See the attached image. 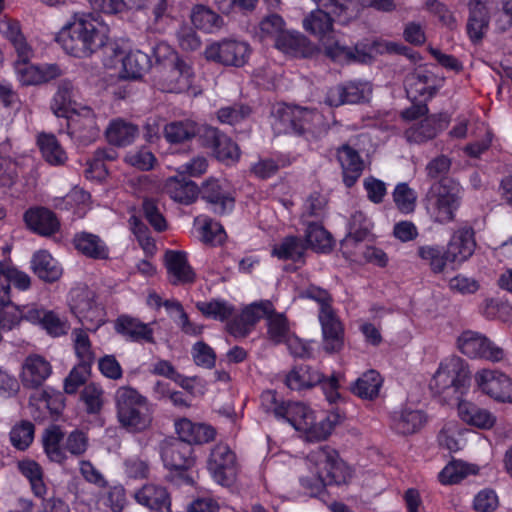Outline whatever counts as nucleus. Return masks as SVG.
Segmentation results:
<instances>
[{"label": "nucleus", "mask_w": 512, "mask_h": 512, "mask_svg": "<svg viewBox=\"0 0 512 512\" xmlns=\"http://www.w3.org/2000/svg\"><path fill=\"white\" fill-rule=\"evenodd\" d=\"M56 39L68 54L85 58L106 44L107 35L105 27L92 14L76 13Z\"/></svg>", "instance_id": "nucleus-1"}, {"label": "nucleus", "mask_w": 512, "mask_h": 512, "mask_svg": "<svg viewBox=\"0 0 512 512\" xmlns=\"http://www.w3.org/2000/svg\"><path fill=\"white\" fill-rule=\"evenodd\" d=\"M463 192V187L454 178L434 181L425 196L426 209L432 221L438 224L455 221L462 204Z\"/></svg>", "instance_id": "nucleus-2"}, {"label": "nucleus", "mask_w": 512, "mask_h": 512, "mask_svg": "<svg viewBox=\"0 0 512 512\" xmlns=\"http://www.w3.org/2000/svg\"><path fill=\"white\" fill-rule=\"evenodd\" d=\"M471 379L468 365L459 357L445 359L433 375L429 387L444 402L459 400L467 391Z\"/></svg>", "instance_id": "nucleus-3"}, {"label": "nucleus", "mask_w": 512, "mask_h": 512, "mask_svg": "<svg viewBox=\"0 0 512 512\" xmlns=\"http://www.w3.org/2000/svg\"><path fill=\"white\" fill-rule=\"evenodd\" d=\"M116 416L120 425L129 432H142L152 422L146 397L130 386L119 387L114 394Z\"/></svg>", "instance_id": "nucleus-4"}, {"label": "nucleus", "mask_w": 512, "mask_h": 512, "mask_svg": "<svg viewBox=\"0 0 512 512\" xmlns=\"http://www.w3.org/2000/svg\"><path fill=\"white\" fill-rule=\"evenodd\" d=\"M307 459L314 465L322 486L346 484L351 478L348 466L339 458L338 452L329 446L312 450Z\"/></svg>", "instance_id": "nucleus-5"}, {"label": "nucleus", "mask_w": 512, "mask_h": 512, "mask_svg": "<svg viewBox=\"0 0 512 512\" xmlns=\"http://www.w3.org/2000/svg\"><path fill=\"white\" fill-rule=\"evenodd\" d=\"M273 115L275 118L274 126L279 133H295L298 135L310 131L312 122L322 120V116L318 112L289 105L279 106Z\"/></svg>", "instance_id": "nucleus-6"}, {"label": "nucleus", "mask_w": 512, "mask_h": 512, "mask_svg": "<svg viewBox=\"0 0 512 512\" xmlns=\"http://www.w3.org/2000/svg\"><path fill=\"white\" fill-rule=\"evenodd\" d=\"M249 45L234 39H224L210 44L205 50V57L224 66L242 67L249 58Z\"/></svg>", "instance_id": "nucleus-7"}, {"label": "nucleus", "mask_w": 512, "mask_h": 512, "mask_svg": "<svg viewBox=\"0 0 512 512\" xmlns=\"http://www.w3.org/2000/svg\"><path fill=\"white\" fill-rule=\"evenodd\" d=\"M193 76L191 63L182 57H174L169 64L160 67L158 82L163 91L180 93L191 86Z\"/></svg>", "instance_id": "nucleus-8"}, {"label": "nucleus", "mask_w": 512, "mask_h": 512, "mask_svg": "<svg viewBox=\"0 0 512 512\" xmlns=\"http://www.w3.org/2000/svg\"><path fill=\"white\" fill-rule=\"evenodd\" d=\"M200 143L203 147L212 151L220 162L231 165L240 159V149L230 137L211 126L202 127Z\"/></svg>", "instance_id": "nucleus-9"}, {"label": "nucleus", "mask_w": 512, "mask_h": 512, "mask_svg": "<svg viewBox=\"0 0 512 512\" xmlns=\"http://www.w3.org/2000/svg\"><path fill=\"white\" fill-rule=\"evenodd\" d=\"M458 348L470 358H484L498 362L504 357L503 349L495 346L488 338L474 331H464L459 336Z\"/></svg>", "instance_id": "nucleus-10"}, {"label": "nucleus", "mask_w": 512, "mask_h": 512, "mask_svg": "<svg viewBox=\"0 0 512 512\" xmlns=\"http://www.w3.org/2000/svg\"><path fill=\"white\" fill-rule=\"evenodd\" d=\"M208 469L219 484L231 485L237 474L234 452L227 445H216L211 451Z\"/></svg>", "instance_id": "nucleus-11"}, {"label": "nucleus", "mask_w": 512, "mask_h": 512, "mask_svg": "<svg viewBox=\"0 0 512 512\" xmlns=\"http://www.w3.org/2000/svg\"><path fill=\"white\" fill-rule=\"evenodd\" d=\"M475 381L483 393L499 402L512 403V379L496 370L483 369Z\"/></svg>", "instance_id": "nucleus-12"}, {"label": "nucleus", "mask_w": 512, "mask_h": 512, "mask_svg": "<svg viewBox=\"0 0 512 512\" xmlns=\"http://www.w3.org/2000/svg\"><path fill=\"white\" fill-rule=\"evenodd\" d=\"M71 309L85 330L96 331L104 323L103 310L88 290L77 293Z\"/></svg>", "instance_id": "nucleus-13"}, {"label": "nucleus", "mask_w": 512, "mask_h": 512, "mask_svg": "<svg viewBox=\"0 0 512 512\" xmlns=\"http://www.w3.org/2000/svg\"><path fill=\"white\" fill-rule=\"evenodd\" d=\"M192 454V446L179 438L166 440L162 444V460L171 470L185 471L193 467L195 459Z\"/></svg>", "instance_id": "nucleus-14"}, {"label": "nucleus", "mask_w": 512, "mask_h": 512, "mask_svg": "<svg viewBox=\"0 0 512 512\" xmlns=\"http://www.w3.org/2000/svg\"><path fill=\"white\" fill-rule=\"evenodd\" d=\"M324 47L325 55L333 61L340 63L361 62L364 63L371 58L367 52L366 46L356 44L353 47L342 44L335 39L333 34L321 41Z\"/></svg>", "instance_id": "nucleus-15"}, {"label": "nucleus", "mask_w": 512, "mask_h": 512, "mask_svg": "<svg viewBox=\"0 0 512 512\" xmlns=\"http://www.w3.org/2000/svg\"><path fill=\"white\" fill-rule=\"evenodd\" d=\"M323 349L326 353H337L344 346V327L333 311L319 313Z\"/></svg>", "instance_id": "nucleus-16"}, {"label": "nucleus", "mask_w": 512, "mask_h": 512, "mask_svg": "<svg viewBox=\"0 0 512 512\" xmlns=\"http://www.w3.org/2000/svg\"><path fill=\"white\" fill-rule=\"evenodd\" d=\"M24 221L33 232L49 237L60 229L56 214L45 207L30 208L24 213Z\"/></svg>", "instance_id": "nucleus-17"}, {"label": "nucleus", "mask_w": 512, "mask_h": 512, "mask_svg": "<svg viewBox=\"0 0 512 512\" xmlns=\"http://www.w3.org/2000/svg\"><path fill=\"white\" fill-rule=\"evenodd\" d=\"M433 82L431 73L425 69H415L404 80L407 97L412 102L417 101L420 97H423L424 101L431 99L436 93Z\"/></svg>", "instance_id": "nucleus-18"}, {"label": "nucleus", "mask_w": 512, "mask_h": 512, "mask_svg": "<svg viewBox=\"0 0 512 512\" xmlns=\"http://www.w3.org/2000/svg\"><path fill=\"white\" fill-rule=\"evenodd\" d=\"M337 159L342 168L343 182L346 187L351 188L362 175L364 162L358 151L348 144L337 149Z\"/></svg>", "instance_id": "nucleus-19"}, {"label": "nucleus", "mask_w": 512, "mask_h": 512, "mask_svg": "<svg viewBox=\"0 0 512 512\" xmlns=\"http://www.w3.org/2000/svg\"><path fill=\"white\" fill-rule=\"evenodd\" d=\"M164 259L172 285L188 284L195 281V272L189 265L185 252L168 250L165 252Z\"/></svg>", "instance_id": "nucleus-20"}, {"label": "nucleus", "mask_w": 512, "mask_h": 512, "mask_svg": "<svg viewBox=\"0 0 512 512\" xmlns=\"http://www.w3.org/2000/svg\"><path fill=\"white\" fill-rule=\"evenodd\" d=\"M446 124L447 120L443 114L429 115L421 122L409 127L405 131V137L411 143H424L436 137Z\"/></svg>", "instance_id": "nucleus-21"}, {"label": "nucleus", "mask_w": 512, "mask_h": 512, "mask_svg": "<svg viewBox=\"0 0 512 512\" xmlns=\"http://www.w3.org/2000/svg\"><path fill=\"white\" fill-rule=\"evenodd\" d=\"M469 16L466 30L473 43H479L485 36L490 23V15L486 5L480 0H469Z\"/></svg>", "instance_id": "nucleus-22"}, {"label": "nucleus", "mask_w": 512, "mask_h": 512, "mask_svg": "<svg viewBox=\"0 0 512 512\" xmlns=\"http://www.w3.org/2000/svg\"><path fill=\"white\" fill-rule=\"evenodd\" d=\"M52 367L50 363L42 356L29 355L22 367V383L27 388H38L50 376Z\"/></svg>", "instance_id": "nucleus-23"}, {"label": "nucleus", "mask_w": 512, "mask_h": 512, "mask_svg": "<svg viewBox=\"0 0 512 512\" xmlns=\"http://www.w3.org/2000/svg\"><path fill=\"white\" fill-rule=\"evenodd\" d=\"M476 242L474 230L471 227H463L455 231L447 245L448 261L463 262L474 252Z\"/></svg>", "instance_id": "nucleus-24"}, {"label": "nucleus", "mask_w": 512, "mask_h": 512, "mask_svg": "<svg viewBox=\"0 0 512 512\" xmlns=\"http://www.w3.org/2000/svg\"><path fill=\"white\" fill-rule=\"evenodd\" d=\"M163 192L175 202L190 205L200 194V188L184 176H174L165 181Z\"/></svg>", "instance_id": "nucleus-25"}, {"label": "nucleus", "mask_w": 512, "mask_h": 512, "mask_svg": "<svg viewBox=\"0 0 512 512\" xmlns=\"http://www.w3.org/2000/svg\"><path fill=\"white\" fill-rule=\"evenodd\" d=\"M176 432L179 439L191 444H205L214 440L215 429L206 424L193 423L187 418H182L175 423Z\"/></svg>", "instance_id": "nucleus-26"}, {"label": "nucleus", "mask_w": 512, "mask_h": 512, "mask_svg": "<svg viewBox=\"0 0 512 512\" xmlns=\"http://www.w3.org/2000/svg\"><path fill=\"white\" fill-rule=\"evenodd\" d=\"M134 498L138 504L150 510H169L171 505L167 489L164 486L153 483L143 485L134 493Z\"/></svg>", "instance_id": "nucleus-27"}, {"label": "nucleus", "mask_w": 512, "mask_h": 512, "mask_svg": "<svg viewBox=\"0 0 512 512\" xmlns=\"http://www.w3.org/2000/svg\"><path fill=\"white\" fill-rule=\"evenodd\" d=\"M75 249L87 258L106 260L109 258V248L104 241L95 234L80 232L73 238Z\"/></svg>", "instance_id": "nucleus-28"}, {"label": "nucleus", "mask_w": 512, "mask_h": 512, "mask_svg": "<svg viewBox=\"0 0 512 512\" xmlns=\"http://www.w3.org/2000/svg\"><path fill=\"white\" fill-rule=\"evenodd\" d=\"M200 193L204 200L213 205L214 212L217 214L222 215L232 210L234 206V198L222 189L216 179L206 180L202 184Z\"/></svg>", "instance_id": "nucleus-29"}, {"label": "nucleus", "mask_w": 512, "mask_h": 512, "mask_svg": "<svg viewBox=\"0 0 512 512\" xmlns=\"http://www.w3.org/2000/svg\"><path fill=\"white\" fill-rule=\"evenodd\" d=\"M138 135V126L122 118L112 120L105 131L107 141L117 147L132 144Z\"/></svg>", "instance_id": "nucleus-30"}, {"label": "nucleus", "mask_w": 512, "mask_h": 512, "mask_svg": "<svg viewBox=\"0 0 512 512\" xmlns=\"http://www.w3.org/2000/svg\"><path fill=\"white\" fill-rule=\"evenodd\" d=\"M340 18L325 10H313L303 19V27L310 34L323 41L334 33L333 23Z\"/></svg>", "instance_id": "nucleus-31"}, {"label": "nucleus", "mask_w": 512, "mask_h": 512, "mask_svg": "<svg viewBox=\"0 0 512 512\" xmlns=\"http://www.w3.org/2000/svg\"><path fill=\"white\" fill-rule=\"evenodd\" d=\"M365 99L364 87L357 83L337 85L330 88L326 102L330 106L338 107L344 104H356Z\"/></svg>", "instance_id": "nucleus-32"}, {"label": "nucleus", "mask_w": 512, "mask_h": 512, "mask_svg": "<svg viewBox=\"0 0 512 512\" xmlns=\"http://www.w3.org/2000/svg\"><path fill=\"white\" fill-rule=\"evenodd\" d=\"M323 374L309 365H297L286 376L285 383L292 390L309 389L322 383Z\"/></svg>", "instance_id": "nucleus-33"}, {"label": "nucleus", "mask_w": 512, "mask_h": 512, "mask_svg": "<svg viewBox=\"0 0 512 512\" xmlns=\"http://www.w3.org/2000/svg\"><path fill=\"white\" fill-rule=\"evenodd\" d=\"M202 128L190 119L172 121L164 126V137L170 144H181L193 139L196 135L200 137Z\"/></svg>", "instance_id": "nucleus-34"}, {"label": "nucleus", "mask_w": 512, "mask_h": 512, "mask_svg": "<svg viewBox=\"0 0 512 512\" xmlns=\"http://www.w3.org/2000/svg\"><path fill=\"white\" fill-rule=\"evenodd\" d=\"M116 330L118 333L132 341L155 343L153 330L149 325L144 324L135 318L129 316L119 317L116 321Z\"/></svg>", "instance_id": "nucleus-35"}, {"label": "nucleus", "mask_w": 512, "mask_h": 512, "mask_svg": "<svg viewBox=\"0 0 512 512\" xmlns=\"http://www.w3.org/2000/svg\"><path fill=\"white\" fill-rule=\"evenodd\" d=\"M458 414L464 422L480 429H490L496 422L495 416L488 410L479 408L471 402L460 401Z\"/></svg>", "instance_id": "nucleus-36"}, {"label": "nucleus", "mask_w": 512, "mask_h": 512, "mask_svg": "<svg viewBox=\"0 0 512 512\" xmlns=\"http://www.w3.org/2000/svg\"><path fill=\"white\" fill-rule=\"evenodd\" d=\"M151 66L149 55L140 50L131 51L122 60L121 75L125 79H139L149 71Z\"/></svg>", "instance_id": "nucleus-37"}, {"label": "nucleus", "mask_w": 512, "mask_h": 512, "mask_svg": "<svg viewBox=\"0 0 512 512\" xmlns=\"http://www.w3.org/2000/svg\"><path fill=\"white\" fill-rule=\"evenodd\" d=\"M33 272L45 282L57 281L62 275V269L47 251L34 254L32 261Z\"/></svg>", "instance_id": "nucleus-38"}, {"label": "nucleus", "mask_w": 512, "mask_h": 512, "mask_svg": "<svg viewBox=\"0 0 512 512\" xmlns=\"http://www.w3.org/2000/svg\"><path fill=\"white\" fill-rule=\"evenodd\" d=\"M309 40L298 32L285 30L282 36L273 44L283 53L295 57H306L310 52Z\"/></svg>", "instance_id": "nucleus-39"}, {"label": "nucleus", "mask_w": 512, "mask_h": 512, "mask_svg": "<svg viewBox=\"0 0 512 512\" xmlns=\"http://www.w3.org/2000/svg\"><path fill=\"white\" fill-rule=\"evenodd\" d=\"M280 418L290 423L295 430L303 432L314 420L313 412L301 402H286Z\"/></svg>", "instance_id": "nucleus-40"}, {"label": "nucleus", "mask_w": 512, "mask_h": 512, "mask_svg": "<svg viewBox=\"0 0 512 512\" xmlns=\"http://www.w3.org/2000/svg\"><path fill=\"white\" fill-rule=\"evenodd\" d=\"M382 383L381 375L375 370H369L354 382L351 391L362 399L373 400L378 397Z\"/></svg>", "instance_id": "nucleus-41"}, {"label": "nucleus", "mask_w": 512, "mask_h": 512, "mask_svg": "<svg viewBox=\"0 0 512 512\" xmlns=\"http://www.w3.org/2000/svg\"><path fill=\"white\" fill-rule=\"evenodd\" d=\"M306 246L316 252H330L334 246L332 235L319 223L310 222L305 232Z\"/></svg>", "instance_id": "nucleus-42"}, {"label": "nucleus", "mask_w": 512, "mask_h": 512, "mask_svg": "<svg viewBox=\"0 0 512 512\" xmlns=\"http://www.w3.org/2000/svg\"><path fill=\"white\" fill-rule=\"evenodd\" d=\"M43 158L54 166L63 165L67 160V154L53 134L42 133L37 140Z\"/></svg>", "instance_id": "nucleus-43"}, {"label": "nucleus", "mask_w": 512, "mask_h": 512, "mask_svg": "<svg viewBox=\"0 0 512 512\" xmlns=\"http://www.w3.org/2000/svg\"><path fill=\"white\" fill-rule=\"evenodd\" d=\"M286 24L283 18L275 13L265 16L259 23L256 37L263 43H275L285 32Z\"/></svg>", "instance_id": "nucleus-44"}, {"label": "nucleus", "mask_w": 512, "mask_h": 512, "mask_svg": "<svg viewBox=\"0 0 512 512\" xmlns=\"http://www.w3.org/2000/svg\"><path fill=\"white\" fill-rule=\"evenodd\" d=\"M74 86L69 80H62L58 83L57 91L51 102V110L57 117H68L73 110Z\"/></svg>", "instance_id": "nucleus-45"}, {"label": "nucleus", "mask_w": 512, "mask_h": 512, "mask_svg": "<svg viewBox=\"0 0 512 512\" xmlns=\"http://www.w3.org/2000/svg\"><path fill=\"white\" fill-rule=\"evenodd\" d=\"M71 134L82 144L93 142L99 135L96 119L87 110V115L72 120Z\"/></svg>", "instance_id": "nucleus-46"}, {"label": "nucleus", "mask_w": 512, "mask_h": 512, "mask_svg": "<svg viewBox=\"0 0 512 512\" xmlns=\"http://www.w3.org/2000/svg\"><path fill=\"white\" fill-rule=\"evenodd\" d=\"M425 421L421 411L404 409L393 416V429L402 435H409L417 432Z\"/></svg>", "instance_id": "nucleus-47"}, {"label": "nucleus", "mask_w": 512, "mask_h": 512, "mask_svg": "<svg viewBox=\"0 0 512 512\" xmlns=\"http://www.w3.org/2000/svg\"><path fill=\"white\" fill-rule=\"evenodd\" d=\"M191 21L195 27L206 32L219 30L223 25V18L205 5H196L192 9Z\"/></svg>", "instance_id": "nucleus-48"}, {"label": "nucleus", "mask_w": 512, "mask_h": 512, "mask_svg": "<svg viewBox=\"0 0 512 512\" xmlns=\"http://www.w3.org/2000/svg\"><path fill=\"white\" fill-rule=\"evenodd\" d=\"M370 232V223L361 211L351 215L349 222V233L342 241V246H354L365 240Z\"/></svg>", "instance_id": "nucleus-49"}, {"label": "nucleus", "mask_w": 512, "mask_h": 512, "mask_svg": "<svg viewBox=\"0 0 512 512\" xmlns=\"http://www.w3.org/2000/svg\"><path fill=\"white\" fill-rule=\"evenodd\" d=\"M307 246L297 236L285 237L279 245H275L272 250V255L283 260H300Z\"/></svg>", "instance_id": "nucleus-50"}, {"label": "nucleus", "mask_w": 512, "mask_h": 512, "mask_svg": "<svg viewBox=\"0 0 512 512\" xmlns=\"http://www.w3.org/2000/svg\"><path fill=\"white\" fill-rule=\"evenodd\" d=\"M63 440V433L58 427L48 429L43 437V445L48 458L56 463H63L66 459L65 450L60 443Z\"/></svg>", "instance_id": "nucleus-51"}, {"label": "nucleus", "mask_w": 512, "mask_h": 512, "mask_svg": "<svg viewBox=\"0 0 512 512\" xmlns=\"http://www.w3.org/2000/svg\"><path fill=\"white\" fill-rule=\"evenodd\" d=\"M417 255L425 261L433 273H441L446 267L448 261V251H442L437 246H420L417 249Z\"/></svg>", "instance_id": "nucleus-52"}, {"label": "nucleus", "mask_w": 512, "mask_h": 512, "mask_svg": "<svg viewBox=\"0 0 512 512\" xmlns=\"http://www.w3.org/2000/svg\"><path fill=\"white\" fill-rule=\"evenodd\" d=\"M18 468L29 480L34 494L38 497L43 496L46 492V486L43 482V473L40 465L33 460H24L19 462Z\"/></svg>", "instance_id": "nucleus-53"}, {"label": "nucleus", "mask_w": 512, "mask_h": 512, "mask_svg": "<svg viewBox=\"0 0 512 512\" xmlns=\"http://www.w3.org/2000/svg\"><path fill=\"white\" fill-rule=\"evenodd\" d=\"M392 197L397 209L401 213L409 214L415 210L417 195L407 183L397 184Z\"/></svg>", "instance_id": "nucleus-54"}, {"label": "nucleus", "mask_w": 512, "mask_h": 512, "mask_svg": "<svg viewBox=\"0 0 512 512\" xmlns=\"http://www.w3.org/2000/svg\"><path fill=\"white\" fill-rule=\"evenodd\" d=\"M268 335L269 338L276 344L281 342H288L290 328L288 320L284 314L276 313L275 311L269 314L268 318Z\"/></svg>", "instance_id": "nucleus-55"}, {"label": "nucleus", "mask_w": 512, "mask_h": 512, "mask_svg": "<svg viewBox=\"0 0 512 512\" xmlns=\"http://www.w3.org/2000/svg\"><path fill=\"white\" fill-rule=\"evenodd\" d=\"M196 308L205 316L220 321L227 320L234 313V307L222 300L197 302Z\"/></svg>", "instance_id": "nucleus-56"}, {"label": "nucleus", "mask_w": 512, "mask_h": 512, "mask_svg": "<svg viewBox=\"0 0 512 512\" xmlns=\"http://www.w3.org/2000/svg\"><path fill=\"white\" fill-rule=\"evenodd\" d=\"M34 429L35 427L30 421H22L15 425L10 432L12 445L19 450L28 448L34 438Z\"/></svg>", "instance_id": "nucleus-57"}, {"label": "nucleus", "mask_w": 512, "mask_h": 512, "mask_svg": "<svg viewBox=\"0 0 512 512\" xmlns=\"http://www.w3.org/2000/svg\"><path fill=\"white\" fill-rule=\"evenodd\" d=\"M74 348L77 357L82 364L91 365L94 361V353L91 348V342L87 333L82 329H75L73 331Z\"/></svg>", "instance_id": "nucleus-58"}, {"label": "nucleus", "mask_w": 512, "mask_h": 512, "mask_svg": "<svg viewBox=\"0 0 512 512\" xmlns=\"http://www.w3.org/2000/svg\"><path fill=\"white\" fill-rule=\"evenodd\" d=\"M91 365L79 363L65 378L64 390L67 394H75L78 388L85 384L90 375Z\"/></svg>", "instance_id": "nucleus-59"}, {"label": "nucleus", "mask_w": 512, "mask_h": 512, "mask_svg": "<svg viewBox=\"0 0 512 512\" xmlns=\"http://www.w3.org/2000/svg\"><path fill=\"white\" fill-rule=\"evenodd\" d=\"M274 312V306L269 300H262L259 302H254L247 307H245L242 311L244 318L247 323H249L252 327L262 319L263 317L268 318L269 314Z\"/></svg>", "instance_id": "nucleus-60"}, {"label": "nucleus", "mask_w": 512, "mask_h": 512, "mask_svg": "<svg viewBox=\"0 0 512 512\" xmlns=\"http://www.w3.org/2000/svg\"><path fill=\"white\" fill-rule=\"evenodd\" d=\"M472 472L471 467L466 463L452 462L441 471L439 478L443 484H456Z\"/></svg>", "instance_id": "nucleus-61"}, {"label": "nucleus", "mask_w": 512, "mask_h": 512, "mask_svg": "<svg viewBox=\"0 0 512 512\" xmlns=\"http://www.w3.org/2000/svg\"><path fill=\"white\" fill-rule=\"evenodd\" d=\"M426 6L428 10L438 18L442 25L450 30H454L457 27V20L453 12L450 11L445 4L437 0H427Z\"/></svg>", "instance_id": "nucleus-62"}, {"label": "nucleus", "mask_w": 512, "mask_h": 512, "mask_svg": "<svg viewBox=\"0 0 512 512\" xmlns=\"http://www.w3.org/2000/svg\"><path fill=\"white\" fill-rule=\"evenodd\" d=\"M251 113L249 106L243 104H233L231 106L222 107L217 115L222 123L235 124Z\"/></svg>", "instance_id": "nucleus-63"}, {"label": "nucleus", "mask_w": 512, "mask_h": 512, "mask_svg": "<svg viewBox=\"0 0 512 512\" xmlns=\"http://www.w3.org/2000/svg\"><path fill=\"white\" fill-rule=\"evenodd\" d=\"M125 162L141 171H148L154 167L156 158L151 151L140 149L128 153L125 156Z\"/></svg>", "instance_id": "nucleus-64"}]
</instances>
